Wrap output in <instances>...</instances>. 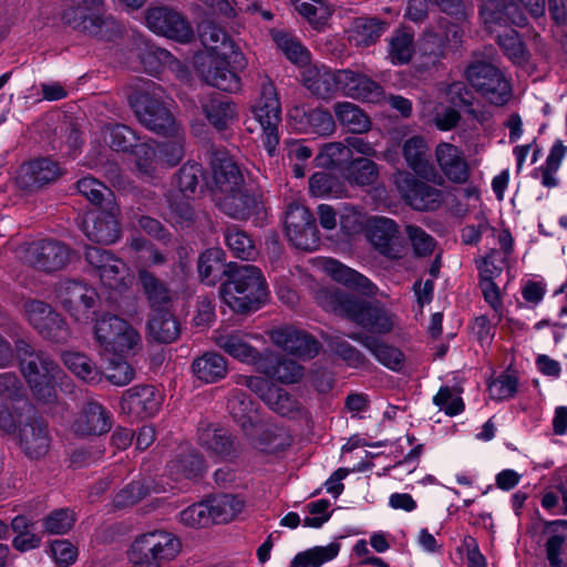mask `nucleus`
Listing matches in <instances>:
<instances>
[{
  "label": "nucleus",
  "instance_id": "7",
  "mask_svg": "<svg viewBox=\"0 0 567 567\" xmlns=\"http://www.w3.org/2000/svg\"><path fill=\"white\" fill-rule=\"evenodd\" d=\"M252 112L262 130V144L269 156H274L279 144L281 106L272 82L265 81L261 84L260 96Z\"/></svg>",
  "mask_w": 567,
  "mask_h": 567
},
{
  "label": "nucleus",
  "instance_id": "12",
  "mask_svg": "<svg viewBox=\"0 0 567 567\" xmlns=\"http://www.w3.org/2000/svg\"><path fill=\"white\" fill-rule=\"evenodd\" d=\"M85 259L97 270L101 282L111 290L122 291L131 284L132 277L127 265L110 251L89 247Z\"/></svg>",
  "mask_w": 567,
  "mask_h": 567
},
{
  "label": "nucleus",
  "instance_id": "16",
  "mask_svg": "<svg viewBox=\"0 0 567 567\" xmlns=\"http://www.w3.org/2000/svg\"><path fill=\"white\" fill-rule=\"evenodd\" d=\"M116 205L90 210L83 216L81 228L92 241L113 244L120 237Z\"/></svg>",
  "mask_w": 567,
  "mask_h": 567
},
{
  "label": "nucleus",
  "instance_id": "24",
  "mask_svg": "<svg viewBox=\"0 0 567 567\" xmlns=\"http://www.w3.org/2000/svg\"><path fill=\"white\" fill-rule=\"evenodd\" d=\"M233 56L207 54L199 69L204 80L212 86L221 91H237L239 89V78L229 69Z\"/></svg>",
  "mask_w": 567,
  "mask_h": 567
},
{
  "label": "nucleus",
  "instance_id": "1",
  "mask_svg": "<svg viewBox=\"0 0 567 567\" xmlns=\"http://www.w3.org/2000/svg\"><path fill=\"white\" fill-rule=\"evenodd\" d=\"M20 355L21 372L31 390L35 401L40 404V413L50 422L55 416H62L68 408L56 393L55 385L60 383L65 389L72 388L71 381L61 371L59 365L44 352L34 351L24 341L17 344Z\"/></svg>",
  "mask_w": 567,
  "mask_h": 567
},
{
  "label": "nucleus",
  "instance_id": "6",
  "mask_svg": "<svg viewBox=\"0 0 567 567\" xmlns=\"http://www.w3.org/2000/svg\"><path fill=\"white\" fill-rule=\"evenodd\" d=\"M130 103L140 122L157 135L176 134L179 123L171 111L159 101L155 87L135 92L130 96Z\"/></svg>",
  "mask_w": 567,
  "mask_h": 567
},
{
  "label": "nucleus",
  "instance_id": "28",
  "mask_svg": "<svg viewBox=\"0 0 567 567\" xmlns=\"http://www.w3.org/2000/svg\"><path fill=\"white\" fill-rule=\"evenodd\" d=\"M447 55V44L443 37L425 30L416 41L415 68L426 71L439 66Z\"/></svg>",
  "mask_w": 567,
  "mask_h": 567
},
{
  "label": "nucleus",
  "instance_id": "45",
  "mask_svg": "<svg viewBox=\"0 0 567 567\" xmlns=\"http://www.w3.org/2000/svg\"><path fill=\"white\" fill-rule=\"evenodd\" d=\"M268 361L272 363V358L261 359L258 370L281 383L298 382L303 375V368L293 360L281 359L276 364H268Z\"/></svg>",
  "mask_w": 567,
  "mask_h": 567
},
{
  "label": "nucleus",
  "instance_id": "64",
  "mask_svg": "<svg viewBox=\"0 0 567 567\" xmlns=\"http://www.w3.org/2000/svg\"><path fill=\"white\" fill-rule=\"evenodd\" d=\"M125 359L110 360L103 372V378L105 377L112 384L117 386L128 384L134 379V370Z\"/></svg>",
  "mask_w": 567,
  "mask_h": 567
},
{
  "label": "nucleus",
  "instance_id": "20",
  "mask_svg": "<svg viewBox=\"0 0 567 567\" xmlns=\"http://www.w3.org/2000/svg\"><path fill=\"white\" fill-rule=\"evenodd\" d=\"M96 297L92 287L78 280H62L56 288L58 300L78 321L87 317V311L94 306Z\"/></svg>",
  "mask_w": 567,
  "mask_h": 567
},
{
  "label": "nucleus",
  "instance_id": "55",
  "mask_svg": "<svg viewBox=\"0 0 567 567\" xmlns=\"http://www.w3.org/2000/svg\"><path fill=\"white\" fill-rule=\"evenodd\" d=\"M164 137L169 141L164 143H156L158 148V159L163 162V165L168 167L176 166L184 157V142L185 134L182 127H177L176 134H166Z\"/></svg>",
  "mask_w": 567,
  "mask_h": 567
},
{
  "label": "nucleus",
  "instance_id": "14",
  "mask_svg": "<svg viewBox=\"0 0 567 567\" xmlns=\"http://www.w3.org/2000/svg\"><path fill=\"white\" fill-rule=\"evenodd\" d=\"M145 23L152 32L179 42H188L194 34L187 19L165 6L148 8L145 12Z\"/></svg>",
  "mask_w": 567,
  "mask_h": 567
},
{
  "label": "nucleus",
  "instance_id": "61",
  "mask_svg": "<svg viewBox=\"0 0 567 567\" xmlns=\"http://www.w3.org/2000/svg\"><path fill=\"white\" fill-rule=\"evenodd\" d=\"M225 240L229 249L240 259L248 260L257 254L254 240L245 231L236 227L227 228Z\"/></svg>",
  "mask_w": 567,
  "mask_h": 567
},
{
  "label": "nucleus",
  "instance_id": "23",
  "mask_svg": "<svg viewBox=\"0 0 567 567\" xmlns=\"http://www.w3.org/2000/svg\"><path fill=\"white\" fill-rule=\"evenodd\" d=\"M338 90L348 97L379 103L384 97L382 86L368 75L351 70H338Z\"/></svg>",
  "mask_w": 567,
  "mask_h": 567
},
{
  "label": "nucleus",
  "instance_id": "5",
  "mask_svg": "<svg viewBox=\"0 0 567 567\" xmlns=\"http://www.w3.org/2000/svg\"><path fill=\"white\" fill-rule=\"evenodd\" d=\"M0 395L10 400L0 411V425H44L50 422L25 396V390L13 373H0Z\"/></svg>",
  "mask_w": 567,
  "mask_h": 567
},
{
  "label": "nucleus",
  "instance_id": "56",
  "mask_svg": "<svg viewBox=\"0 0 567 567\" xmlns=\"http://www.w3.org/2000/svg\"><path fill=\"white\" fill-rule=\"evenodd\" d=\"M346 178L359 186L372 185L379 176L378 165L368 158L353 159L346 168Z\"/></svg>",
  "mask_w": 567,
  "mask_h": 567
},
{
  "label": "nucleus",
  "instance_id": "62",
  "mask_svg": "<svg viewBox=\"0 0 567 567\" xmlns=\"http://www.w3.org/2000/svg\"><path fill=\"white\" fill-rule=\"evenodd\" d=\"M309 189L317 197H339L343 192L339 179L327 172L315 173L309 179Z\"/></svg>",
  "mask_w": 567,
  "mask_h": 567
},
{
  "label": "nucleus",
  "instance_id": "42",
  "mask_svg": "<svg viewBox=\"0 0 567 567\" xmlns=\"http://www.w3.org/2000/svg\"><path fill=\"white\" fill-rule=\"evenodd\" d=\"M10 433L20 440V445L25 454L32 458L43 456L49 449V435L47 427H11Z\"/></svg>",
  "mask_w": 567,
  "mask_h": 567
},
{
  "label": "nucleus",
  "instance_id": "10",
  "mask_svg": "<svg viewBox=\"0 0 567 567\" xmlns=\"http://www.w3.org/2000/svg\"><path fill=\"white\" fill-rule=\"evenodd\" d=\"M103 0H74V6L63 12L62 19L72 29L89 35L103 37L115 28V21L105 17Z\"/></svg>",
  "mask_w": 567,
  "mask_h": 567
},
{
  "label": "nucleus",
  "instance_id": "2",
  "mask_svg": "<svg viewBox=\"0 0 567 567\" xmlns=\"http://www.w3.org/2000/svg\"><path fill=\"white\" fill-rule=\"evenodd\" d=\"M220 295L230 309L244 313L259 309L267 301L268 287L261 270L247 264L231 268Z\"/></svg>",
  "mask_w": 567,
  "mask_h": 567
},
{
  "label": "nucleus",
  "instance_id": "60",
  "mask_svg": "<svg viewBox=\"0 0 567 567\" xmlns=\"http://www.w3.org/2000/svg\"><path fill=\"white\" fill-rule=\"evenodd\" d=\"M104 140L111 148L117 152H127L136 145L135 132L126 125H107L104 128Z\"/></svg>",
  "mask_w": 567,
  "mask_h": 567
},
{
  "label": "nucleus",
  "instance_id": "29",
  "mask_svg": "<svg viewBox=\"0 0 567 567\" xmlns=\"http://www.w3.org/2000/svg\"><path fill=\"white\" fill-rule=\"evenodd\" d=\"M402 156L406 166L417 176L430 179L435 176V168L430 159V147L421 135L406 138L402 144Z\"/></svg>",
  "mask_w": 567,
  "mask_h": 567
},
{
  "label": "nucleus",
  "instance_id": "22",
  "mask_svg": "<svg viewBox=\"0 0 567 567\" xmlns=\"http://www.w3.org/2000/svg\"><path fill=\"white\" fill-rule=\"evenodd\" d=\"M370 243L388 258H401L403 246L399 241V228L394 220L386 217H372L367 225Z\"/></svg>",
  "mask_w": 567,
  "mask_h": 567
},
{
  "label": "nucleus",
  "instance_id": "31",
  "mask_svg": "<svg viewBox=\"0 0 567 567\" xmlns=\"http://www.w3.org/2000/svg\"><path fill=\"white\" fill-rule=\"evenodd\" d=\"M485 24L492 30L494 24L508 23L523 27L526 24V17L520 12L513 0H486L481 10Z\"/></svg>",
  "mask_w": 567,
  "mask_h": 567
},
{
  "label": "nucleus",
  "instance_id": "54",
  "mask_svg": "<svg viewBox=\"0 0 567 567\" xmlns=\"http://www.w3.org/2000/svg\"><path fill=\"white\" fill-rule=\"evenodd\" d=\"M229 414L238 425H256L259 422L254 402L244 394L233 395L227 403Z\"/></svg>",
  "mask_w": 567,
  "mask_h": 567
},
{
  "label": "nucleus",
  "instance_id": "17",
  "mask_svg": "<svg viewBox=\"0 0 567 567\" xmlns=\"http://www.w3.org/2000/svg\"><path fill=\"white\" fill-rule=\"evenodd\" d=\"M27 262L45 272L64 268L70 260V249L55 239H40L31 243L25 252Z\"/></svg>",
  "mask_w": 567,
  "mask_h": 567
},
{
  "label": "nucleus",
  "instance_id": "21",
  "mask_svg": "<svg viewBox=\"0 0 567 567\" xmlns=\"http://www.w3.org/2000/svg\"><path fill=\"white\" fill-rule=\"evenodd\" d=\"M61 174L59 163L51 157H35L20 165L16 183L21 189L33 190L54 182Z\"/></svg>",
  "mask_w": 567,
  "mask_h": 567
},
{
  "label": "nucleus",
  "instance_id": "26",
  "mask_svg": "<svg viewBox=\"0 0 567 567\" xmlns=\"http://www.w3.org/2000/svg\"><path fill=\"white\" fill-rule=\"evenodd\" d=\"M199 37L208 49V54L233 56L238 68L245 66V59L237 44L228 34L212 22L203 23L199 28Z\"/></svg>",
  "mask_w": 567,
  "mask_h": 567
},
{
  "label": "nucleus",
  "instance_id": "13",
  "mask_svg": "<svg viewBox=\"0 0 567 567\" xmlns=\"http://www.w3.org/2000/svg\"><path fill=\"white\" fill-rule=\"evenodd\" d=\"M393 179L398 190L413 209L434 210L441 206L443 200L442 192L416 179L411 173L398 171Z\"/></svg>",
  "mask_w": 567,
  "mask_h": 567
},
{
  "label": "nucleus",
  "instance_id": "41",
  "mask_svg": "<svg viewBox=\"0 0 567 567\" xmlns=\"http://www.w3.org/2000/svg\"><path fill=\"white\" fill-rule=\"evenodd\" d=\"M64 365L81 381L87 384H97L103 380V371L85 354L80 352H64Z\"/></svg>",
  "mask_w": 567,
  "mask_h": 567
},
{
  "label": "nucleus",
  "instance_id": "33",
  "mask_svg": "<svg viewBox=\"0 0 567 567\" xmlns=\"http://www.w3.org/2000/svg\"><path fill=\"white\" fill-rule=\"evenodd\" d=\"M322 269L334 281L363 295L371 296L377 290L375 286L367 277L336 259H324L322 261Z\"/></svg>",
  "mask_w": 567,
  "mask_h": 567
},
{
  "label": "nucleus",
  "instance_id": "49",
  "mask_svg": "<svg viewBox=\"0 0 567 567\" xmlns=\"http://www.w3.org/2000/svg\"><path fill=\"white\" fill-rule=\"evenodd\" d=\"M202 457L193 451L187 450L178 454L168 464V470L176 478H194L204 471Z\"/></svg>",
  "mask_w": 567,
  "mask_h": 567
},
{
  "label": "nucleus",
  "instance_id": "58",
  "mask_svg": "<svg viewBox=\"0 0 567 567\" xmlns=\"http://www.w3.org/2000/svg\"><path fill=\"white\" fill-rule=\"evenodd\" d=\"M316 159L318 165L323 167L349 166L352 162L351 148L347 147V144L342 142L327 143L323 145Z\"/></svg>",
  "mask_w": 567,
  "mask_h": 567
},
{
  "label": "nucleus",
  "instance_id": "18",
  "mask_svg": "<svg viewBox=\"0 0 567 567\" xmlns=\"http://www.w3.org/2000/svg\"><path fill=\"white\" fill-rule=\"evenodd\" d=\"M162 404V394L153 385L133 386L125 391L121 410L132 422H142L154 416Z\"/></svg>",
  "mask_w": 567,
  "mask_h": 567
},
{
  "label": "nucleus",
  "instance_id": "19",
  "mask_svg": "<svg viewBox=\"0 0 567 567\" xmlns=\"http://www.w3.org/2000/svg\"><path fill=\"white\" fill-rule=\"evenodd\" d=\"M434 156L440 172L450 183L465 185L470 182L471 166L461 147L440 142L435 146Z\"/></svg>",
  "mask_w": 567,
  "mask_h": 567
},
{
  "label": "nucleus",
  "instance_id": "51",
  "mask_svg": "<svg viewBox=\"0 0 567 567\" xmlns=\"http://www.w3.org/2000/svg\"><path fill=\"white\" fill-rule=\"evenodd\" d=\"M388 29V23L377 18H359L355 21L352 39L359 45L368 47L377 42Z\"/></svg>",
  "mask_w": 567,
  "mask_h": 567
},
{
  "label": "nucleus",
  "instance_id": "46",
  "mask_svg": "<svg viewBox=\"0 0 567 567\" xmlns=\"http://www.w3.org/2000/svg\"><path fill=\"white\" fill-rule=\"evenodd\" d=\"M198 274L203 282L214 286L225 272V252L221 248H209L198 257Z\"/></svg>",
  "mask_w": 567,
  "mask_h": 567
},
{
  "label": "nucleus",
  "instance_id": "59",
  "mask_svg": "<svg viewBox=\"0 0 567 567\" xmlns=\"http://www.w3.org/2000/svg\"><path fill=\"white\" fill-rule=\"evenodd\" d=\"M497 43L514 64L522 65L528 61V51L514 29H508L503 34H498Z\"/></svg>",
  "mask_w": 567,
  "mask_h": 567
},
{
  "label": "nucleus",
  "instance_id": "36",
  "mask_svg": "<svg viewBox=\"0 0 567 567\" xmlns=\"http://www.w3.org/2000/svg\"><path fill=\"white\" fill-rule=\"evenodd\" d=\"M386 59L393 65H404L416 58V41L413 31L396 29L386 40Z\"/></svg>",
  "mask_w": 567,
  "mask_h": 567
},
{
  "label": "nucleus",
  "instance_id": "3",
  "mask_svg": "<svg viewBox=\"0 0 567 567\" xmlns=\"http://www.w3.org/2000/svg\"><path fill=\"white\" fill-rule=\"evenodd\" d=\"M317 299L327 311L343 315L368 331L389 333L395 326V316L384 308L353 299L334 289L320 290Z\"/></svg>",
  "mask_w": 567,
  "mask_h": 567
},
{
  "label": "nucleus",
  "instance_id": "63",
  "mask_svg": "<svg viewBox=\"0 0 567 567\" xmlns=\"http://www.w3.org/2000/svg\"><path fill=\"white\" fill-rule=\"evenodd\" d=\"M405 234L415 256L425 257L433 252L435 239L424 229L415 225H406Z\"/></svg>",
  "mask_w": 567,
  "mask_h": 567
},
{
  "label": "nucleus",
  "instance_id": "37",
  "mask_svg": "<svg viewBox=\"0 0 567 567\" xmlns=\"http://www.w3.org/2000/svg\"><path fill=\"white\" fill-rule=\"evenodd\" d=\"M146 330L148 337L159 343L174 342L181 333L179 323L169 308L152 311Z\"/></svg>",
  "mask_w": 567,
  "mask_h": 567
},
{
  "label": "nucleus",
  "instance_id": "48",
  "mask_svg": "<svg viewBox=\"0 0 567 567\" xmlns=\"http://www.w3.org/2000/svg\"><path fill=\"white\" fill-rule=\"evenodd\" d=\"M339 542H331L324 546H315L295 556L290 567H321L333 560L340 551Z\"/></svg>",
  "mask_w": 567,
  "mask_h": 567
},
{
  "label": "nucleus",
  "instance_id": "47",
  "mask_svg": "<svg viewBox=\"0 0 567 567\" xmlns=\"http://www.w3.org/2000/svg\"><path fill=\"white\" fill-rule=\"evenodd\" d=\"M213 523H228L245 508L246 502L238 495L224 494L208 499Z\"/></svg>",
  "mask_w": 567,
  "mask_h": 567
},
{
  "label": "nucleus",
  "instance_id": "38",
  "mask_svg": "<svg viewBox=\"0 0 567 567\" xmlns=\"http://www.w3.org/2000/svg\"><path fill=\"white\" fill-rule=\"evenodd\" d=\"M192 370L198 380L205 383H214L226 377L228 367L221 354L206 352L193 361Z\"/></svg>",
  "mask_w": 567,
  "mask_h": 567
},
{
  "label": "nucleus",
  "instance_id": "25",
  "mask_svg": "<svg viewBox=\"0 0 567 567\" xmlns=\"http://www.w3.org/2000/svg\"><path fill=\"white\" fill-rule=\"evenodd\" d=\"M269 337L277 347L299 358L310 359L319 351V344L312 337L292 327L272 329Z\"/></svg>",
  "mask_w": 567,
  "mask_h": 567
},
{
  "label": "nucleus",
  "instance_id": "53",
  "mask_svg": "<svg viewBox=\"0 0 567 567\" xmlns=\"http://www.w3.org/2000/svg\"><path fill=\"white\" fill-rule=\"evenodd\" d=\"M274 41L278 49L290 60L292 63L299 64L302 69L310 64V53L302 47V44L293 37L285 32H275Z\"/></svg>",
  "mask_w": 567,
  "mask_h": 567
},
{
  "label": "nucleus",
  "instance_id": "15",
  "mask_svg": "<svg viewBox=\"0 0 567 567\" xmlns=\"http://www.w3.org/2000/svg\"><path fill=\"white\" fill-rule=\"evenodd\" d=\"M24 318L44 338L61 342L69 331L65 322L51 306L40 300H28L23 305Z\"/></svg>",
  "mask_w": 567,
  "mask_h": 567
},
{
  "label": "nucleus",
  "instance_id": "9",
  "mask_svg": "<svg viewBox=\"0 0 567 567\" xmlns=\"http://www.w3.org/2000/svg\"><path fill=\"white\" fill-rule=\"evenodd\" d=\"M179 539L164 530H154L138 536L131 546L130 559L136 564L173 560L181 551Z\"/></svg>",
  "mask_w": 567,
  "mask_h": 567
},
{
  "label": "nucleus",
  "instance_id": "44",
  "mask_svg": "<svg viewBox=\"0 0 567 567\" xmlns=\"http://www.w3.org/2000/svg\"><path fill=\"white\" fill-rule=\"evenodd\" d=\"M138 280L152 311L168 308L171 303V292L164 282L145 269L138 270Z\"/></svg>",
  "mask_w": 567,
  "mask_h": 567
},
{
  "label": "nucleus",
  "instance_id": "11",
  "mask_svg": "<svg viewBox=\"0 0 567 567\" xmlns=\"http://www.w3.org/2000/svg\"><path fill=\"white\" fill-rule=\"evenodd\" d=\"M285 230L298 249L315 250L319 246L316 219L308 208L298 203L290 204L286 210Z\"/></svg>",
  "mask_w": 567,
  "mask_h": 567
},
{
  "label": "nucleus",
  "instance_id": "50",
  "mask_svg": "<svg viewBox=\"0 0 567 567\" xmlns=\"http://www.w3.org/2000/svg\"><path fill=\"white\" fill-rule=\"evenodd\" d=\"M203 109L209 122L217 128H224L235 115L234 104L219 94L205 102Z\"/></svg>",
  "mask_w": 567,
  "mask_h": 567
},
{
  "label": "nucleus",
  "instance_id": "32",
  "mask_svg": "<svg viewBox=\"0 0 567 567\" xmlns=\"http://www.w3.org/2000/svg\"><path fill=\"white\" fill-rule=\"evenodd\" d=\"M289 117L295 121L300 117L297 128L306 133L330 136L337 128L331 113L323 109H313L307 112L303 107H295L289 112Z\"/></svg>",
  "mask_w": 567,
  "mask_h": 567
},
{
  "label": "nucleus",
  "instance_id": "27",
  "mask_svg": "<svg viewBox=\"0 0 567 567\" xmlns=\"http://www.w3.org/2000/svg\"><path fill=\"white\" fill-rule=\"evenodd\" d=\"M248 339L249 336L241 331L216 332L213 337L215 344L231 358L258 367L262 358Z\"/></svg>",
  "mask_w": 567,
  "mask_h": 567
},
{
  "label": "nucleus",
  "instance_id": "40",
  "mask_svg": "<svg viewBox=\"0 0 567 567\" xmlns=\"http://www.w3.org/2000/svg\"><path fill=\"white\" fill-rule=\"evenodd\" d=\"M333 113L339 124L350 133L363 134L371 128L370 117L351 102H337Z\"/></svg>",
  "mask_w": 567,
  "mask_h": 567
},
{
  "label": "nucleus",
  "instance_id": "8",
  "mask_svg": "<svg viewBox=\"0 0 567 567\" xmlns=\"http://www.w3.org/2000/svg\"><path fill=\"white\" fill-rule=\"evenodd\" d=\"M464 74L467 82L489 103L504 105L511 99L512 89L509 82L491 63L481 61L471 63Z\"/></svg>",
  "mask_w": 567,
  "mask_h": 567
},
{
  "label": "nucleus",
  "instance_id": "4",
  "mask_svg": "<svg viewBox=\"0 0 567 567\" xmlns=\"http://www.w3.org/2000/svg\"><path fill=\"white\" fill-rule=\"evenodd\" d=\"M94 339L103 355L127 358L142 347V338L126 320L115 315H103L95 320Z\"/></svg>",
  "mask_w": 567,
  "mask_h": 567
},
{
  "label": "nucleus",
  "instance_id": "57",
  "mask_svg": "<svg viewBox=\"0 0 567 567\" xmlns=\"http://www.w3.org/2000/svg\"><path fill=\"white\" fill-rule=\"evenodd\" d=\"M135 147V164L138 173L146 178H153L157 166L163 165L158 159L156 142L138 144Z\"/></svg>",
  "mask_w": 567,
  "mask_h": 567
},
{
  "label": "nucleus",
  "instance_id": "52",
  "mask_svg": "<svg viewBox=\"0 0 567 567\" xmlns=\"http://www.w3.org/2000/svg\"><path fill=\"white\" fill-rule=\"evenodd\" d=\"M78 190L93 205L100 208L115 205L113 203V193L100 181L93 177H83L78 182Z\"/></svg>",
  "mask_w": 567,
  "mask_h": 567
},
{
  "label": "nucleus",
  "instance_id": "30",
  "mask_svg": "<svg viewBox=\"0 0 567 567\" xmlns=\"http://www.w3.org/2000/svg\"><path fill=\"white\" fill-rule=\"evenodd\" d=\"M217 205L227 215L236 219H246L258 214L261 202L255 194L248 193L244 185L235 192L217 197Z\"/></svg>",
  "mask_w": 567,
  "mask_h": 567
},
{
  "label": "nucleus",
  "instance_id": "39",
  "mask_svg": "<svg viewBox=\"0 0 567 567\" xmlns=\"http://www.w3.org/2000/svg\"><path fill=\"white\" fill-rule=\"evenodd\" d=\"M350 338L361 342L362 346L367 348L384 367L393 371H400L403 368L404 355L398 348L389 346L372 337H363L362 334H352Z\"/></svg>",
  "mask_w": 567,
  "mask_h": 567
},
{
  "label": "nucleus",
  "instance_id": "43",
  "mask_svg": "<svg viewBox=\"0 0 567 567\" xmlns=\"http://www.w3.org/2000/svg\"><path fill=\"white\" fill-rule=\"evenodd\" d=\"M295 10L315 29L324 27L331 18L334 6L327 0H289Z\"/></svg>",
  "mask_w": 567,
  "mask_h": 567
},
{
  "label": "nucleus",
  "instance_id": "34",
  "mask_svg": "<svg viewBox=\"0 0 567 567\" xmlns=\"http://www.w3.org/2000/svg\"><path fill=\"white\" fill-rule=\"evenodd\" d=\"M215 198L235 192L244 185V177L238 165L230 157H215L213 161Z\"/></svg>",
  "mask_w": 567,
  "mask_h": 567
},
{
  "label": "nucleus",
  "instance_id": "35",
  "mask_svg": "<svg viewBox=\"0 0 567 567\" xmlns=\"http://www.w3.org/2000/svg\"><path fill=\"white\" fill-rule=\"evenodd\" d=\"M338 71H331L326 65L308 64L301 70L303 85L315 95L327 97L338 90Z\"/></svg>",
  "mask_w": 567,
  "mask_h": 567
}]
</instances>
